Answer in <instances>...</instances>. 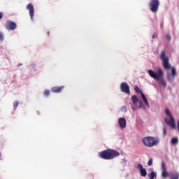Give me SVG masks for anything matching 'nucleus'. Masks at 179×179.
I'll use <instances>...</instances> for the list:
<instances>
[{
  "mask_svg": "<svg viewBox=\"0 0 179 179\" xmlns=\"http://www.w3.org/2000/svg\"><path fill=\"white\" fill-rule=\"evenodd\" d=\"M160 58L162 61V65L164 69H166V76L169 82H174L176 76H177V70L174 66H171L170 59L166 55V50H162L160 55ZM171 69V72L169 70Z\"/></svg>",
  "mask_w": 179,
  "mask_h": 179,
  "instance_id": "obj_1",
  "label": "nucleus"
},
{
  "mask_svg": "<svg viewBox=\"0 0 179 179\" xmlns=\"http://www.w3.org/2000/svg\"><path fill=\"white\" fill-rule=\"evenodd\" d=\"M99 156L101 159H103L104 160H112V159H115V157L120 156V152L108 149L100 152Z\"/></svg>",
  "mask_w": 179,
  "mask_h": 179,
  "instance_id": "obj_2",
  "label": "nucleus"
},
{
  "mask_svg": "<svg viewBox=\"0 0 179 179\" xmlns=\"http://www.w3.org/2000/svg\"><path fill=\"white\" fill-rule=\"evenodd\" d=\"M162 169V178H167L169 177L170 179H179V173L178 172H171L167 173V171L166 170V164L164 162L162 163L161 165Z\"/></svg>",
  "mask_w": 179,
  "mask_h": 179,
  "instance_id": "obj_3",
  "label": "nucleus"
},
{
  "mask_svg": "<svg viewBox=\"0 0 179 179\" xmlns=\"http://www.w3.org/2000/svg\"><path fill=\"white\" fill-rule=\"evenodd\" d=\"M165 114L167 115L165 118V122H166L171 128L174 129V128H176V120H174V117H173V114L171 113V111H170V109L166 108Z\"/></svg>",
  "mask_w": 179,
  "mask_h": 179,
  "instance_id": "obj_4",
  "label": "nucleus"
},
{
  "mask_svg": "<svg viewBox=\"0 0 179 179\" xmlns=\"http://www.w3.org/2000/svg\"><path fill=\"white\" fill-rule=\"evenodd\" d=\"M157 81L158 83L163 86V87H166L167 86V83L164 80V71L162 68L157 69Z\"/></svg>",
  "mask_w": 179,
  "mask_h": 179,
  "instance_id": "obj_5",
  "label": "nucleus"
},
{
  "mask_svg": "<svg viewBox=\"0 0 179 179\" xmlns=\"http://www.w3.org/2000/svg\"><path fill=\"white\" fill-rule=\"evenodd\" d=\"M143 143L148 148H152V146H155V145L157 143V141L155 139V138L145 137L143 138Z\"/></svg>",
  "mask_w": 179,
  "mask_h": 179,
  "instance_id": "obj_6",
  "label": "nucleus"
},
{
  "mask_svg": "<svg viewBox=\"0 0 179 179\" xmlns=\"http://www.w3.org/2000/svg\"><path fill=\"white\" fill-rule=\"evenodd\" d=\"M17 25H16V22L13 21H6L5 27L7 30H15Z\"/></svg>",
  "mask_w": 179,
  "mask_h": 179,
  "instance_id": "obj_7",
  "label": "nucleus"
},
{
  "mask_svg": "<svg viewBox=\"0 0 179 179\" xmlns=\"http://www.w3.org/2000/svg\"><path fill=\"white\" fill-rule=\"evenodd\" d=\"M120 90L121 92L123 93H127V94H129L131 92L129 91V85L127 83H122L120 85Z\"/></svg>",
  "mask_w": 179,
  "mask_h": 179,
  "instance_id": "obj_8",
  "label": "nucleus"
},
{
  "mask_svg": "<svg viewBox=\"0 0 179 179\" xmlns=\"http://www.w3.org/2000/svg\"><path fill=\"white\" fill-rule=\"evenodd\" d=\"M150 10L151 12H157V0H151L150 2Z\"/></svg>",
  "mask_w": 179,
  "mask_h": 179,
  "instance_id": "obj_9",
  "label": "nucleus"
},
{
  "mask_svg": "<svg viewBox=\"0 0 179 179\" xmlns=\"http://www.w3.org/2000/svg\"><path fill=\"white\" fill-rule=\"evenodd\" d=\"M27 9L29 10V16L31 20H33V18L34 17V6H33L31 3H29L27 6Z\"/></svg>",
  "mask_w": 179,
  "mask_h": 179,
  "instance_id": "obj_10",
  "label": "nucleus"
},
{
  "mask_svg": "<svg viewBox=\"0 0 179 179\" xmlns=\"http://www.w3.org/2000/svg\"><path fill=\"white\" fill-rule=\"evenodd\" d=\"M118 124L122 129L127 128V120L124 117H120L118 119Z\"/></svg>",
  "mask_w": 179,
  "mask_h": 179,
  "instance_id": "obj_11",
  "label": "nucleus"
},
{
  "mask_svg": "<svg viewBox=\"0 0 179 179\" xmlns=\"http://www.w3.org/2000/svg\"><path fill=\"white\" fill-rule=\"evenodd\" d=\"M137 167L141 173V177H146L148 173L146 172V169L143 168V166L141 164H138Z\"/></svg>",
  "mask_w": 179,
  "mask_h": 179,
  "instance_id": "obj_12",
  "label": "nucleus"
},
{
  "mask_svg": "<svg viewBox=\"0 0 179 179\" xmlns=\"http://www.w3.org/2000/svg\"><path fill=\"white\" fill-rule=\"evenodd\" d=\"M64 87H65L64 86L53 87H52V92L53 93H61V92H62V90Z\"/></svg>",
  "mask_w": 179,
  "mask_h": 179,
  "instance_id": "obj_13",
  "label": "nucleus"
},
{
  "mask_svg": "<svg viewBox=\"0 0 179 179\" xmlns=\"http://www.w3.org/2000/svg\"><path fill=\"white\" fill-rule=\"evenodd\" d=\"M148 73L151 78H153L154 79H157V73H155L152 70H148Z\"/></svg>",
  "mask_w": 179,
  "mask_h": 179,
  "instance_id": "obj_14",
  "label": "nucleus"
},
{
  "mask_svg": "<svg viewBox=\"0 0 179 179\" xmlns=\"http://www.w3.org/2000/svg\"><path fill=\"white\" fill-rule=\"evenodd\" d=\"M141 99L144 101L145 104L147 106V107H149V102H148V99H146V96H145L143 92L141 94Z\"/></svg>",
  "mask_w": 179,
  "mask_h": 179,
  "instance_id": "obj_15",
  "label": "nucleus"
},
{
  "mask_svg": "<svg viewBox=\"0 0 179 179\" xmlns=\"http://www.w3.org/2000/svg\"><path fill=\"white\" fill-rule=\"evenodd\" d=\"M141 99L144 101L145 104L147 106V107H149V102H148V99H146V96H145L143 92L141 94Z\"/></svg>",
  "mask_w": 179,
  "mask_h": 179,
  "instance_id": "obj_16",
  "label": "nucleus"
},
{
  "mask_svg": "<svg viewBox=\"0 0 179 179\" xmlns=\"http://www.w3.org/2000/svg\"><path fill=\"white\" fill-rule=\"evenodd\" d=\"M131 100L134 106H136L139 101V99H138V97L136 95L131 96Z\"/></svg>",
  "mask_w": 179,
  "mask_h": 179,
  "instance_id": "obj_17",
  "label": "nucleus"
},
{
  "mask_svg": "<svg viewBox=\"0 0 179 179\" xmlns=\"http://www.w3.org/2000/svg\"><path fill=\"white\" fill-rule=\"evenodd\" d=\"M171 143L172 145H177V143H178V138L177 137L172 138L171 140Z\"/></svg>",
  "mask_w": 179,
  "mask_h": 179,
  "instance_id": "obj_18",
  "label": "nucleus"
},
{
  "mask_svg": "<svg viewBox=\"0 0 179 179\" xmlns=\"http://www.w3.org/2000/svg\"><path fill=\"white\" fill-rule=\"evenodd\" d=\"M134 90L135 92H136V93H138V94H141L142 92V90H141V89H139V87H138V85H136L134 87Z\"/></svg>",
  "mask_w": 179,
  "mask_h": 179,
  "instance_id": "obj_19",
  "label": "nucleus"
},
{
  "mask_svg": "<svg viewBox=\"0 0 179 179\" xmlns=\"http://www.w3.org/2000/svg\"><path fill=\"white\" fill-rule=\"evenodd\" d=\"M148 177L150 179H155L156 177V173L155 172H151L149 175Z\"/></svg>",
  "mask_w": 179,
  "mask_h": 179,
  "instance_id": "obj_20",
  "label": "nucleus"
},
{
  "mask_svg": "<svg viewBox=\"0 0 179 179\" xmlns=\"http://www.w3.org/2000/svg\"><path fill=\"white\" fill-rule=\"evenodd\" d=\"M19 106V101H16L13 103V108L14 110H16V108H17V106Z\"/></svg>",
  "mask_w": 179,
  "mask_h": 179,
  "instance_id": "obj_21",
  "label": "nucleus"
},
{
  "mask_svg": "<svg viewBox=\"0 0 179 179\" xmlns=\"http://www.w3.org/2000/svg\"><path fill=\"white\" fill-rule=\"evenodd\" d=\"M43 94L44 96H50V90H45Z\"/></svg>",
  "mask_w": 179,
  "mask_h": 179,
  "instance_id": "obj_22",
  "label": "nucleus"
},
{
  "mask_svg": "<svg viewBox=\"0 0 179 179\" xmlns=\"http://www.w3.org/2000/svg\"><path fill=\"white\" fill-rule=\"evenodd\" d=\"M163 134L164 136L167 135V129H166V127L163 128Z\"/></svg>",
  "mask_w": 179,
  "mask_h": 179,
  "instance_id": "obj_23",
  "label": "nucleus"
},
{
  "mask_svg": "<svg viewBox=\"0 0 179 179\" xmlns=\"http://www.w3.org/2000/svg\"><path fill=\"white\" fill-rule=\"evenodd\" d=\"M138 103H139V108H143V103L142 102V101H139Z\"/></svg>",
  "mask_w": 179,
  "mask_h": 179,
  "instance_id": "obj_24",
  "label": "nucleus"
},
{
  "mask_svg": "<svg viewBox=\"0 0 179 179\" xmlns=\"http://www.w3.org/2000/svg\"><path fill=\"white\" fill-rule=\"evenodd\" d=\"M148 166H152L153 164V159H150L148 162Z\"/></svg>",
  "mask_w": 179,
  "mask_h": 179,
  "instance_id": "obj_25",
  "label": "nucleus"
},
{
  "mask_svg": "<svg viewBox=\"0 0 179 179\" xmlns=\"http://www.w3.org/2000/svg\"><path fill=\"white\" fill-rule=\"evenodd\" d=\"M0 41H3V33L0 32Z\"/></svg>",
  "mask_w": 179,
  "mask_h": 179,
  "instance_id": "obj_26",
  "label": "nucleus"
},
{
  "mask_svg": "<svg viewBox=\"0 0 179 179\" xmlns=\"http://www.w3.org/2000/svg\"><path fill=\"white\" fill-rule=\"evenodd\" d=\"M166 38H168V40H171V36L170 34H167Z\"/></svg>",
  "mask_w": 179,
  "mask_h": 179,
  "instance_id": "obj_27",
  "label": "nucleus"
},
{
  "mask_svg": "<svg viewBox=\"0 0 179 179\" xmlns=\"http://www.w3.org/2000/svg\"><path fill=\"white\" fill-rule=\"evenodd\" d=\"M2 17H3V13L0 12V20L2 19Z\"/></svg>",
  "mask_w": 179,
  "mask_h": 179,
  "instance_id": "obj_28",
  "label": "nucleus"
},
{
  "mask_svg": "<svg viewBox=\"0 0 179 179\" xmlns=\"http://www.w3.org/2000/svg\"><path fill=\"white\" fill-rule=\"evenodd\" d=\"M157 37V35L156 34H154L152 35V38H156Z\"/></svg>",
  "mask_w": 179,
  "mask_h": 179,
  "instance_id": "obj_29",
  "label": "nucleus"
},
{
  "mask_svg": "<svg viewBox=\"0 0 179 179\" xmlns=\"http://www.w3.org/2000/svg\"><path fill=\"white\" fill-rule=\"evenodd\" d=\"M48 36H50V31L47 32Z\"/></svg>",
  "mask_w": 179,
  "mask_h": 179,
  "instance_id": "obj_30",
  "label": "nucleus"
},
{
  "mask_svg": "<svg viewBox=\"0 0 179 179\" xmlns=\"http://www.w3.org/2000/svg\"><path fill=\"white\" fill-rule=\"evenodd\" d=\"M20 65H22V64H18V65H17V66H20Z\"/></svg>",
  "mask_w": 179,
  "mask_h": 179,
  "instance_id": "obj_31",
  "label": "nucleus"
},
{
  "mask_svg": "<svg viewBox=\"0 0 179 179\" xmlns=\"http://www.w3.org/2000/svg\"><path fill=\"white\" fill-rule=\"evenodd\" d=\"M0 157H1V152H0Z\"/></svg>",
  "mask_w": 179,
  "mask_h": 179,
  "instance_id": "obj_32",
  "label": "nucleus"
}]
</instances>
